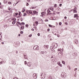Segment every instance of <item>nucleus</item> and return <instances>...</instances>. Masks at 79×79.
Returning a JSON list of instances; mask_svg holds the SVG:
<instances>
[{
	"label": "nucleus",
	"mask_w": 79,
	"mask_h": 79,
	"mask_svg": "<svg viewBox=\"0 0 79 79\" xmlns=\"http://www.w3.org/2000/svg\"><path fill=\"white\" fill-rule=\"evenodd\" d=\"M32 11H33V14H32V15H38V12L36 11L35 10H32Z\"/></svg>",
	"instance_id": "obj_1"
},
{
	"label": "nucleus",
	"mask_w": 79,
	"mask_h": 79,
	"mask_svg": "<svg viewBox=\"0 0 79 79\" xmlns=\"http://www.w3.org/2000/svg\"><path fill=\"white\" fill-rule=\"evenodd\" d=\"M39 46L38 45H35L34 47H33L34 50H39Z\"/></svg>",
	"instance_id": "obj_2"
},
{
	"label": "nucleus",
	"mask_w": 79,
	"mask_h": 79,
	"mask_svg": "<svg viewBox=\"0 0 79 79\" xmlns=\"http://www.w3.org/2000/svg\"><path fill=\"white\" fill-rule=\"evenodd\" d=\"M73 18H76V19H78V18H79V16H78V14H75L74 15V16Z\"/></svg>",
	"instance_id": "obj_3"
},
{
	"label": "nucleus",
	"mask_w": 79,
	"mask_h": 79,
	"mask_svg": "<svg viewBox=\"0 0 79 79\" xmlns=\"http://www.w3.org/2000/svg\"><path fill=\"white\" fill-rule=\"evenodd\" d=\"M33 76L34 79H37V74L35 73L33 74Z\"/></svg>",
	"instance_id": "obj_4"
},
{
	"label": "nucleus",
	"mask_w": 79,
	"mask_h": 79,
	"mask_svg": "<svg viewBox=\"0 0 79 79\" xmlns=\"http://www.w3.org/2000/svg\"><path fill=\"white\" fill-rule=\"evenodd\" d=\"M51 12V11H50V10H47V12L48 13L47 14V15H51V14H52V13H50Z\"/></svg>",
	"instance_id": "obj_5"
},
{
	"label": "nucleus",
	"mask_w": 79,
	"mask_h": 79,
	"mask_svg": "<svg viewBox=\"0 0 79 79\" xmlns=\"http://www.w3.org/2000/svg\"><path fill=\"white\" fill-rule=\"evenodd\" d=\"M12 20H13V21H12V24H15V23H16V21L15 20V19H12Z\"/></svg>",
	"instance_id": "obj_6"
},
{
	"label": "nucleus",
	"mask_w": 79,
	"mask_h": 79,
	"mask_svg": "<svg viewBox=\"0 0 79 79\" xmlns=\"http://www.w3.org/2000/svg\"><path fill=\"white\" fill-rule=\"evenodd\" d=\"M27 64L28 66H29V67H30V66H31V65H32V64H31V63H30V62H28L27 63Z\"/></svg>",
	"instance_id": "obj_7"
},
{
	"label": "nucleus",
	"mask_w": 79,
	"mask_h": 79,
	"mask_svg": "<svg viewBox=\"0 0 79 79\" xmlns=\"http://www.w3.org/2000/svg\"><path fill=\"white\" fill-rule=\"evenodd\" d=\"M74 42H75L76 44H77L78 43V40L77 39H76L75 41H74Z\"/></svg>",
	"instance_id": "obj_8"
},
{
	"label": "nucleus",
	"mask_w": 79,
	"mask_h": 79,
	"mask_svg": "<svg viewBox=\"0 0 79 79\" xmlns=\"http://www.w3.org/2000/svg\"><path fill=\"white\" fill-rule=\"evenodd\" d=\"M32 10H28V11H29V13L28 14V15H30V14H31V15H32L33 13H32Z\"/></svg>",
	"instance_id": "obj_9"
},
{
	"label": "nucleus",
	"mask_w": 79,
	"mask_h": 79,
	"mask_svg": "<svg viewBox=\"0 0 79 79\" xmlns=\"http://www.w3.org/2000/svg\"><path fill=\"white\" fill-rule=\"evenodd\" d=\"M44 48H46V49L48 48V45H44Z\"/></svg>",
	"instance_id": "obj_10"
},
{
	"label": "nucleus",
	"mask_w": 79,
	"mask_h": 79,
	"mask_svg": "<svg viewBox=\"0 0 79 79\" xmlns=\"http://www.w3.org/2000/svg\"><path fill=\"white\" fill-rule=\"evenodd\" d=\"M12 64H15V60H12Z\"/></svg>",
	"instance_id": "obj_11"
},
{
	"label": "nucleus",
	"mask_w": 79,
	"mask_h": 79,
	"mask_svg": "<svg viewBox=\"0 0 79 79\" xmlns=\"http://www.w3.org/2000/svg\"><path fill=\"white\" fill-rule=\"evenodd\" d=\"M24 57L25 59H27V57L26 55H24Z\"/></svg>",
	"instance_id": "obj_12"
},
{
	"label": "nucleus",
	"mask_w": 79,
	"mask_h": 79,
	"mask_svg": "<svg viewBox=\"0 0 79 79\" xmlns=\"http://www.w3.org/2000/svg\"><path fill=\"white\" fill-rule=\"evenodd\" d=\"M73 11L74 13H76L77 12V11L76 10V9H74Z\"/></svg>",
	"instance_id": "obj_13"
},
{
	"label": "nucleus",
	"mask_w": 79,
	"mask_h": 79,
	"mask_svg": "<svg viewBox=\"0 0 79 79\" xmlns=\"http://www.w3.org/2000/svg\"><path fill=\"white\" fill-rule=\"evenodd\" d=\"M3 3H7V1H5V0H4V1H3Z\"/></svg>",
	"instance_id": "obj_14"
},
{
	"label": "nucleus",
	"mask_w": 79,
	"mask_h": 79,
	"mask_svg": "<svg viewBox=\"0 0 79 79\" xmlns=\"http://www.w3.org/2000/svg\"><path fill=\"white\" fill-rule=\"evenodd\" d=\"M62 63H63V64H65V62H64V61H62Z\"/></svg>",
	"instance_id": "obj_15"
},
{
	"label": "nucleus",
	"mask_w": 79,
	"mask_h": 79,
	"mask_svg": "<svg viewBox=\"0 0 79 79\" xmlns=\"http://www.w3.org/2000/svg\"><path fill=\"white\" fill-rule=\"evenodd\" d=\"M8 4H9V5H10V4H12V2H8Z\"/></svg>",
	"instance_id": "obj_16"
},
{
	"label": "nucleus",
	"mask_w": 79,
	"mask_h": 79,
	"mask_svg": "<svg viewBox=\"0 0 79 79\" xmlns=\"http://www.w3.org/2000/svg\"><path fill=\"white\" fill-rule=\"evenodd\" d=\"M50 9L51 10H52V11H53V10H54L53 8L50 7Z\"/></svg>",
	"instance_id": "obj_17"
},
{
	"label": "nucleus",
	"mask_w": 79,
	"mask_h": 79,
	"mask_svg": "<svg viewBox=\"0 0 79 79\" xmlns=\"http://www.w3.org/2000/svg\"><path fill=\"white\" fill-rule=\"evenodd\" d=\"M41 53L42 54H44V53H45V52H44V51H42L41 52Z\"/></svg>",
	"instance_id": "obj_18"
},
{
	"label": "nucleus",
	"mask_w": 79,
	"mask_h": 79,
	"mask_svg": "<svg viewBox=\"0 0 79 79\" xmlns=\"http://www.w3.org/2000/svg\"><path fill=\"white\" fill-rule=\"evenodd\" d=\"M25 26H26L27 27H29V25L27 24L25 25Z\"/></svg>",
	"instance_id": "obj_19"
},
{
	"label": "nucleus",
	"mask_w": 79,
	"mask_h": 79,
	"mask_svg": "<svg viewBox=\"0 0 79 79\" xmlns=\"http://www.w3.org/2000/svg\"><path fill=\"white\" fill-rule=\"evenodd\" d=\"M59 65V66H60V67H62V64H60Z\"/></svg>",
	"instance_id": "obj_20"
},
{
	"label": "nucleus",
	"mask_w": 79,
	"mask_h": 79,
	"mask_svg": "<svg viewBox=\"0 0 79 79\" xmlns=\"http://www.w3.org/2000/svg\"><path fill=\"white\" fill-rule=\"evenodd\" d=\"M35 23H36V24H38V23H39V22H38V21H36L35 22Z\"/></svg>",
	"instance_id": "obj_21"
},
{
	"label": "nucleus",
	"mask_w": 79,
	"mask_h": 79,
	"mask_svg": "<svg viewBox=\"0 0 79 79\" xmlns=\"http://www.w3.org/2000/svg\"><path fill=\"white\" fill-rule=\"evenodd\" d=\"M29 37H32V34L29 35Z\"/></svg>",
	"instance_id": "obj_22"
},
{
	"label": "nucleus",
	"mask_w": 79,
	"mask_h": 79,
	"mask_svg": "<svg viewBox=\"0 0 79 79\" xmlns=\"http://www.w3.org/2000/svg\"><path fill=\"white\" fill-rule=\"evenodd\" d=\"M13 79H18L17 77H14Z\"/></svg>",
	"instance_id": "obj_23"
},
{
	"label": "nucleus",
	"mask_w": 79,
	"mask_h": 79,
	"mask_svg": "<svg viewBox=\"0 0 79 79\" xmlns=\"http://www.w3.org/2000/svg\"><path fill=\"white\" fill-rule=\"evenodd\" d=\"M18 23L20 25H22V23H20V22H18Z\"/></svg>",
	"instance_id": "obj_24"
},
{
	"label": "nucleus",
	"mask_w": 79,
	"mask_h": 79,
	"mask_svg": "<svg viewBox=\"0 0 79 79\" xmlns=\"http://www.w3.org/2000/svg\"><path fill=\"white\" fill-rule=\"evenodd\" d=\"M56 5H57L56 4H55L54 5V7L56 8V6H57Z\"/></svg>",
	"instance_id": "obj_25"
},
{
	"label": "nucleus",
	"mask_w": 79,
	"mask_h": 79,
	"mask_svg": "<svg viewBox=\"0 0 79 79\" xmlns=\"http://www.w3.org/2000/svg\"><path fill=\"white\" fill-rule=\"evenodd\" d=\"M22 24H23V25H24L25 24V23L24 22H22Z\"/></svg>",
	"instance_id": "obj_26"
},
{
	"label": "nucleus",
	"mask_w": 79,
	"mask_h": 79,
	"mask_svg": "<svg viewBox=\"0 0 79 79\" xmlns=\"http://www.w3.org/2000/svg\"><path fill=\"white\" fill-rule=\"evenodd\" d=\"M27 15V14L26 13L24 14L23 15V16H26Z\"/></svg>",
	"instance_id": "obj_27"
},
{
	"label": "nucleus",
	"mask_w": 79,
	"mask_h": 79,
	"mask_svg": "<svg viewBox=\"0 0 79 79\" xmlns=\"http://www.w3.org/2000/svg\"><path fill=\"white\" fill-rule=\"evenodd\" d=\"M23 33V31H20V34H22Z\"/></svg>",
	"instance_id": "obj_28"
},
{
	"label": "nucleus",
	"mask_w": 79,
	"mask_h": 79,
	"mask_svg": "<svg viewBox=\"0 0 79 79\" xmlns=\"http://www.w3.org/2000/svg\"><path fill=\"white\" fill-rule=\"evenodd\" d=\"M18 22H17V23H16V25H17V26H18V27H19V25L18 24Z\"/></svg>",
	"instance_id": "obj_29"
},
{
	"label": "nucleus",
	"mask_w": 79,
	"mask_h": 79,
	"mask_svg": "<svg viewBox=\"0 0 79 79\" xmlns=\"http://www.w3.org/2000/svg\"><path fill=\"white\" fill-rule=\"evenodd\" d=\"M61 24H62L61 22H60L59 23V25H60V26H61Z\"/></svg>",
	"instance_id": "obj_30"
},
{
	"label": "nucleus",
	"mask_w": 79,
	"mask_h": 79,
	"mask_svg": "<svg viewBox=\"0 0 79 79\" xmlns=\"http://www.w3.org/2000/svg\"><path fill=\"white\" fill-rule=\"evenodd\" d=\"M49 27H52V25H50V24L49 25Z\"/></svg>",
	"instance_id": "obj_31"
},
{
	"label": "nucleus",
	"mask_w": 79,
	"mask_h": 79,
	"mask_svg": "<svg viewBox=\"0 0 79 79\" xmlns=\"http://www.w3.org/2000/svg\"><path fill=\"white\" fill-rule=\"evenodd\" d=\"M60 64V63L59 62H57V64L59 65Z\"/></svg>",
	"instance_id": "obj_32"
},
{
	"label": "nucleus",
	"mask_w": 79,
	"mask_h": 79,
	"mask_svg": "<svg viewBox=\"0 0 79 79\" xmlns=\"http://www.w3.org/2000/svg\"><path fill=\"white\" fill-rule=\"evenodd\" d=\"M26 12L28 13V15H29V13H29V10H26Z\"/></svg>",
	"instance_id": "obj_33"
},
{
	"label": "nucleus",
	"mask_w": 79,
	"mask_h": 79,
	"mask_svg": "<svg viewBox=\"0 0 79 79\" xmlns=\"http://www.w3.org/2000/svg\"><path fill=\"white\" fill-rule=\"evenodd\" d=\"M25 11V9H23V12H24Z\"/></svg>",
	"instance_id": "obj_34"
},
{
	"label": "nucleus",
	"mask_w": 79,
	"mask_h": 79,
	"mask_svg": "<svg viewBox=\"0 0 79 79\" xmlns=\"http://www.w3.org/2000/svg\"><path fill=\"white\" fill-rule=\"evenodd\" d=\"M20 29H23V26H22L20 27Z\"/></svg>",
	"instance_id": "obj_35"
},
{
	"label": "nucleus",
	"mask_w": 79,
	"mask_h": 79,
	"mask_svg": "<svg viewBox=\"0 0 79 79\" xmlns=\"http://www.w3.org/2000/svg\"><path fill=\"white\" fill-rule=\"evenodd\" d=\"M29 5V3H27L26 4V6H28Z\"/></svg>",
	"instance_id": "obj_36"
},
{
	"label": "nucleus",
	"mask_w": 79,
	"mask_h": 79,
	"mask_svg": "<svg viewBox=\"0 0 79 79\" xmlns=\"http://www.w3.org/2000/svg\"><path fill=\"white\" fill-rule=\"evenodd\" d=\"M47 31H48V32L50 31V29L49 28H48L47 30Z\"/></svg>",
	"instance_id": "obj_37"
},
{
	"label": "nucleus",
	"mask_w": 79,
	"mask_h": 79,
	"mask_svg": "<svg viewBox=\"0 0 79 79\" xmlns=\"http://www.w3.org/2000/svg\"><path fill=\"white\" fill-rule=\"evenodd\" d=\"M27 64V62L26 61H25V64Z\"/></svg>",
	"instance_id": "obj_38"
},
{
	"label": "nucleus",
	"mask_w": 79,
	"mask_h": 79,
	"mask_svg": "<svg viewBox=\"0 0 79 79\" xmlns=\"http://www.w3.org/2000/svg\"><path fill=\"white\" fill-rule=\"evenodd\" d=\"M65 24H66V25H68V23H67V22H65Z\"/></svg>",
	"instance_id": "obj_39"
},
{
	"label": "nucleus",
	"mask_w": 79,
	"mask_h": 79,
	"mask_svg": "<svg viewBox=\"0 0 79 79\" xmlns=\"http://www.w3.org/2000/svg\"><path fill=\"white\" fill-rule=\"evenodd\" d=\"M61 5H62V4H60L59 5V6H61Z\"/></svg>",
	"instance_id": "obj_40"
},
{
	"label": "nucleus",
	"mask_w": 79,
	"mask_h": 79,
	"mask_svg": "<svg viewBox=\"0 0 79 79\" xmlns=\"http://www.w3.org/2000/svg\"><path fill=\"white\" fill-rule=\"evenodd\" d=\"M77 69L76 68H75L74 69V71H76V70H77Z\"/></svg>",
	"instance_id": "obj_41"
},
{
	"label": "nucleus",
	"mask_w": 79,
	"mask_h": 79,
	"mask_svg": "<svg viewBox=\"0 0 79 79\" xmlns=\"http://www.w3.org/2000/svg\"><path fill=\"white\" fill-rule=\"evenodd\" d=\"M45 21L47 22V21H48V20H45Z\"/></svg>",
	"instance_id": "obj_42"
},
{
	"label": "nucleus",
	"mask_w": 79,
	"mask_h": 79,
	"mask_svg": "<svg viewBox=\"0 0 79 79\" xmlns=\"http://www.w3.org/2000/svg\"><path fill=\"white\" fill-rule=\"evenodd\" d=\"M57 50L58 52H60V49H58Z\"/></svg>",
	"instance_id": "obj_43"
},
{
	"label": "nucleus",
	"mask_w": 79,
	"mask_h": 79,
	"mask_svg": "<svg viewBox=\"0 0 79 79\" xmlns=\"http://www.w3.org/2000/svg\"><path fill=\"white\" fill-rule=\"evenodd\" d=\"M21 19L20 20L21 21H23V18H21Z\"/></svg>",
	"instance_id": "obj_44"
},
{
	"label": "nucleus",
	"mask_w": 79,
	"mask_h": 79,
	"mask_svg": "<svg viewBox=\"0 0 79 79\" xmlns=\"http://www.w3.org/2000/svg\"><path fill=\"white\" fill-rule=\"evenodd\" d=\"M38 36H40V33H38Z\"/></svg>",
	"instance_id": "obj_45"
},
{
	"label": "nucleus",
	"mask_w": 79,
	"mask_h": 79,
	"mask_svg": "<svg viewBox=\"0 0 79 79\" xmlns=\"http://www.w3.org/2000/svg\"><path fill=\"white\" fill-rule=\"evenodd\" d=\"M31 31H34V29L33 28H32L31 29Z\"/></svg>",
	"instance_id": "obj_46"
},
{
	"label": "nucleus",
	"mask_w": 79,
	"mask_h": 79,
	"mask_svg": "<svg viewBox=\"0 0 79 79\" xmlns=\"http://www.w3.org/2000/svg\"><path fill=\"white\" fill-rule=\"evenodd\" d=\"M41 14H42V15H44V14H45V13L43 12H43H42L41 13Z\"/></svg>",
	"instance_id": "obj_47"
},
{
	"label": "nucleus",
	"mask_w": 79,
	"mask_h": 79,
	"mask_svg": "<svg viewBox=\"0 0 79 79\" xmlns=\"http://www.w3.org/2000/svg\"><path fill=\"white\" fill-rule=\"evenodd\" d=\"M21 15V12H19V15Z\"/></svg>",
	"instance_id": "obj_48"
},
{
	"label": "nucleus",
	"mask_w": 79,
	"mask_h": 79,
	"mask_svg": "<svg viewBox=\"0 0 79 79\" xmlns=\"http://www.w3.org/2000/svg\"><path fill=\"white\" fill-rule=\"evenodd\" d=\"M16 4H13V5H14V6H16Z\"/></svg>",
	"instance_id": "obj_49"
},
{
	"label": "nucleus",
	"mask_w": 79,
	"mask_h": 79,
	"mask_svg": "<svg viewBox=\"0 0 79 79\" xmlns=\"http://www.w3.org/2000/svg\"><path fill=\"white\" fill-rule=\"evenodd\" d=\"M27 1L28 2H30V0H27Z\"/></svg>",
	"instance_id": "obj_50"
},
{
	"label": "nucleus",
	"mask_w": 79,
	"mask_h": 79,
	"mask_svg": "<svg viewBox=\"0 0 79 79\" xmlns=\"http://www.w3.org/2000/svg\"><path fill=\"white\" fill-rule=\"evenodd\" d=\"M64 19H67V17L66 16H65V17H64Z\"/></svg>",
	"instance_id": "obj_51"
},
{
	"label": "nucleus",
	"mask_w": 79,
	"mask_h": 79,
	"mask_svg": "<svg viewBox=\"0 0 79 79\" xmlns=\"http://www.w3.org/2000/svg\"><path fill=\"white\" fill-rule=\"evenodd\" d=\"M2 32H1V33H0V35H2Z\"/></svg>",
	"instance_id": "obj_52"
},
{
	"label": "nucleus",
	"mask_w": 79,
	"mask_h": 79,
	"mask_svg": "<svg viewBox=\"0 0 79 79\" xmlns=\"http://www.w3.org/2000/svg\"><path fill=\"white\" fill-rule=\"evenodd\" d=\"M0 64H2V61H1V62H0Z\"/></svg>",
	"instance_id": "obj_53"
},
{
	"label": "nucleus",
	"mask_w": 79,
	"mask_h": 79,
	"mask_svg": "<svg viewBox=\"0 0 79 79\" xmlns=\"http://www.w3.org/2000/svg\"><path fill=\"white\" fill-rule=\"evenodd\" d=\"M23 26V29H24V26Z\"/></svg>",
	"instance_id": "obj_54"
},
{
	"label": "nucleus",
	"mask_w": 79,
	"mask_h": 79,
	"mask_svg": "<svg viewBox=\"0 0 79 79\" xmlns=\"http://www.w3.org/2000/svg\"><path fill=\"white\" fill-rule=\"evenodd\" d=\"M2 44H4V42H2Z\"/></svg>",
	"instance_id": "obj_55"
},
{
	"label": "nucleus",
	"mask_w": 79,
	"mask_h": 79,
	"mask_svg": "<svg viewBox=\"0 0 79 79\" xmlns=\"http://www.w3.org/2000/svg\"><path fill=\"white\" fill-rule=\"evenodd\" d=\"M19 36H21V35H20V34H19L18 35Z\"/></svg>",
	"instance_id": "obj_56"
},
{
	"label": "nucleus",
	"mask_w": 79,
	"mask_h": 79,
	"mask_svg": "<svg viewBox=\"0 0 79 79\" xmlns=\"http://www.w3.org/2000/svg\"><path fill=\"white\" fill-rule=\"evenodd\" d=\"M57 68H58V67H57L56 68H55V69H57Z\"/></svg>",
	"instance_id": "obj_57"
},
{
	"label": "nucleus",
	"mask_w": 79,
	"mask_h": 79,
	"mask_svg": "<svg viewBox=\"0 0 79 79\" xmlns=\"http://www.w3.org/2000/svg\"><path fill=\"white\" fill-rule=\"evenodd\" d=\"M42 74H43V73H41V76H42Z\"/></svg>",
	"instance_id": "obj_58"
},
{
	"label": "nucleus",
	"mask_w": 79,
	"mask_h": 79,
	"mask_svg": "<svg viewBox=\"0 0 79 79\" xmlns=\"http://www.w3.org/2000/svg\"><path fill=\"white\" fill-rule=\"evenodd\" d=\"M17 18H20V16H17Z\"/></svg>",
	"instance_id": "obj_59"
},
{
	"label": "nucleus",
	"mask_w": 79,
	"mask_h": 79,
	"mask_svg": "<svg viewBox=\"0 0 79 79\" xmlns=\"http://www.w3.org/2000/svg\"><path fill=\"white\" fill-rule=\"evenodd\" d=\"M15 15H16V16H17V15H18V14H15Z\"/></svg>",
	"instance_id": "obj_60"
},
{
	"label": "nucleus",
	"mask_w": 79,
	"mask_h": 79,
	"mask_svg": "<svg viewBox=\"0 0 79 79\" xmlns=\"http://www.w3.org/2000/svg\"><path fill=\"white\" fill-rule=\"evenodd\" d=\"M18 51H16V53H18Z\"/></svg>",
	"instance_id": "obj_61"
},
{
	"label": "nucleus",
	"mask_w": 79,
	"mask_h": 79,
	"mask_svg": "<svg viewBox=\"0 0 79 79\" xmlns=\"http://www.w3.org/2000/svg\"><path fill=\"white\" fill-rule=\"evenodd\" d=\"M2 5V3L1 2H0V5Z\"/></svg>",
	"instance_id": "obj_62"
},
{
	"label": "nucleus",
	"mask_w": 79,
	"mask_h": 79,
	"mask_svg": "<svg viewBox=\"0 0 79 79\" xmlns=\"http://www.w3.org/2000/svg\"><path fill=\"white\" fill-rule=\"evenodd\" d=\"M18 2H17L16 3V4H18Z\"/></svg>",
	"instance_id": "obj_63"
},
{
	"label": "nucleus",
	"mask_w": 79,
	"mask_h": 79,
	"mask_svg": "<svg viewBox=\"0 0 79 79\" xmlns=\"http://www.w3.org/2000/svg\"><path fill=\"white\" fill-rule=\"evenodd\" d=\"M63 43H64V42L63 41Z\"/></svg>",
	"instance_id": "obj_64"
}]
</instances>
